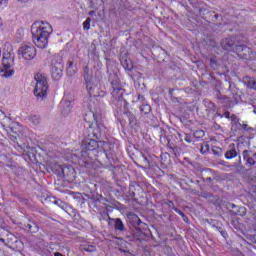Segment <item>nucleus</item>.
I'll return each mask as SVG.
<instances>
[{
  "label": "nucleus",
  "mask_w": 256,
  "mask_h": 256,
  "mask_svg": "<svg viewBox=\"0 0 256 256\" xmlns=\"http://www.w3.org/2000/svg\"><path fill=\"white\" fill-rule=\"evenodd\" d=\"M93 121H88V128L85 132V138L82 141V157H89L91 159L92 151L101 149L103 144L102 139H107L109 128L103 124V117L101 114H93Z\"/></svg>",
  "instance_id": "1"
},
{
  "label": "nucleus",
  "mask_w": 256,
  "mask_h": 256,
  "mask_svg": "<svg viewBox=\"0 0 256 256\" xmlns=\"http://www.w3.org/2000/svg\"><path fill=\"white\" fill-rule=\"evenodd\" d=\"M83 77L85 80L86 89L89 97L85 98L84 105L90 111V115H99L97 112V97H101L99 94L98 81L96 78H93V71L89 69V66L83 68Z\"/></svg>",
  "instance_id": "2"
},
{
  "label": "nucleus",
  "mask_w": 256,
  "mask_h": 256,
  "mask_svg": "<svg viewBox=\"0 0 256 256\" xmlns=\"http://www.w3.org/2000/svg\"><path fill=\"white\" fill-rule=\"evenodd\" d=\"M33 43L39 49H45L49 45V35L53 33V27L48 22H34L31 27Z\"/></svg>",
  "instance_id": "3"
},
{
  "label": "nucleus",
  "mask_w": 256,
  "mask_h": 256,
  "mask_svg": "<svg viewBox=\"0 0 256 256\" xmlns=\"http://www.w3.org/2000/svg\"><path fill=\"white\" fill-rule=\"evenodd\" d=\"M109 81L111 85V95L114 97V99H117L120 101V103H124V105H127V101L123 100V88H121V82L119 81V76L115 72L110 73L109 75Z\"/></svg>",
  "instance_id": "4"
},
{
  "label": "nucleus",
  "mask_w": 256,
  "mask_h": 256,
  "mask_svg": "<svg viewBox=\"0 0 256 256\" xmlns=\"http://www.w3.org/2000/svg\"><path fill=\"white\" fill-rule=\"evenodd\" d=\"M34 79L36 81L34 89L35 97H37V99L47 97V89H49V86L47 85V78L43 74L38 73L34 76Z\"/></svg>",
  "instance_id": "5"
},
{
  "label": "nucleus",
  "mask_w": 256,
  "mask_h": 256,
  "mask_svg": "<svg viewBox=\"0 0 256 256\" xmlns=\"http://www.w3.org/2000/svg\"><path fill=\"white\" fill-rule=\"evenodd\" d=\"M18 55H21L26 61H31L37 56V49L30 44H22L18 49Z\"/></svg>",
  "instance_id": "6"
},
{
  "label": "nucleus",
  "mask_w": 256,
  "mask_h": 256,
  "mask_svg": "<svg viewBox=\"0 0 256 256\" xmlns=\"http://www.w3.org/2000/svg\"><path fill=\"white\" fill-rule=\"evenodd\" d=\"M51 76L54 81L63 77V58L58 56L52 61Z\"/></svg>",
  "instance_id": "7"
},
{
  "label": "nucleus",
  "mask_w": 256,
  "mask_h": 256,
  "mask_svg": "<svg viewBox=\"0 0 256 256\" xmlns=\"http://www.w3.org/2000/svg\"><path fill=\"white\" fill-rule=\"evenodd\" d=\"M231 129L232 131H246L247 133H252V131H254L253 127L245 124V122H241L235 114H232Z\"/></svg>",
  "instance_id": "8"
},
{
  "label": "nucleus",
  "mask_w": 256,
  "mask_h": 256,
  "mask_svg": "<svg viewBox=\"0 0 256 256\" xmlns=\"http://www.w3.org/2000/svg\"><path fill=\"white\" fill-rule=\"evenodd\" d=\"M228 91L230 92V95H231L230 99L232 102L228 103L227 107H231V105H237V103H239V101H241V95H242L241 90H239V88H237L235 83L229 82Z\"/></svg>",
  "instance_id": "9"
},
{
  "label": "nucleus",
  "mask_w": 256,
  "mask_h": 256,
  "mask_svg": "<svg viewBox=\"0 0 256 256\" xmlns=\"http://www.w3.org/2000/svg\"><path fill=\"white\" fill-rule=\"evenodd\" d=\"M101 143L100 149L103 150L101 155H104L106 156V159H109V155H113V153L117 151V145L115 143L106 142L105 139H102Z\"/></svg>",
  "instance_id": "10"
},
{
  "label": "nucleus",
  "mask_w": 256,
  "mask_h": 256,
  "mask_svg": "<svg viewBox=\"0 0 256 256\" xmlns=\"http://www.w3.org/2000/svg\"><path fill=\"white\" fill-rule=\"evenodd\" d=\"M140 193H143V187H141V185H139L135 181L130 182L128 197H131L132 200L135 201V197H137V195H139Z\"/></svg>",
  "instance_id": "11"
},
{
  "label": "nucleus",
  "mask_w": 256,
  "mask_h": 256,
  "mask_svg": "<svg viewBox=\"0 0 256 256\" xmlns=\"http://www.w3.org/2000/svg\"><path fill=\"white\" fill-rule=\"evenodd\" d=\"M242 156L246 162V167H253L256 164V153H253L251 150H244Z\"/></svg>",
  "instance_id": "12"
},
{
  "label": "nucleus",
  "mask_w": 256,
  "mask_h": 256,
  "mask_svg": "<svg viewBox=\"0 0 256 256\" xmlns=\"http://www.w3.org/2000/svg\"><path fill=\"white\" fill-rule=\"evenodd\" d=\"M62 177L66 181H75V177H76L75 168H73V166L71 165L63 166Z\"/></svg>",
  "instance_id": "13"
},
{
  "label": "nucleus",
  "mask_w": 256,
  "mask_h": 256,
  "mask_svg": "<svg viewBox=\"0 0 256 256\" xmlns=\"http://www.w3.org/2000/svg\"><path fill=\"white\" fill-rule=\"evenodd\" d=\"M145 238V233H143V230L141 228H133V234L127 236L128 241H140V243Z\"/></svg>",
  "instance_id": "14"
},
{
  "label": "nucleus",
  "mask_w": 256,
  "mask_h": 256,
  "mask_svg": "<svg viewBox=\"0 0 256 256\" xmlns=\"http://www.w3.org/2000/svg\"><path fill=\"white\" fill-rule=\"evenodd\" d=\"M113 227L116 235H121L122 233H125L127 229L121 218H115V220H113Z\"/></svg>",
  "instance_id": "15"
},
{
  "label": "nucleus",
  "mask_w": 256,
  "mask_h": 256,
  "mask_svg": "<svg viewBox=\"0 0 256 256\" xmlns=\"http://www.w3.org/2000/svg\"><path fill=\"white\" fill-rule=\"evenodd\" d=\"M221 47L225 51H233L235 49V38L233 37H227L222 40Z\"/></svg>",
  "instance_id": "16"
},
{
  "label": "nucleus",
  "mask_w": 256,
  "mask_h": 256,
  "mask_svg": "<svg viewBox=\"0 0 256 256\" xmlns=\"http://www.w3.org/2000/svg\"><path fill=\"white\" fill-rule=\"evenodd\" d=\"M240 59H245V61H254V59H256V53L251 50V48L246 46V48H244V52L241 54Z\"/></svg>",
  "instance_id": "17"
},
{
  "label": "nucleus",
  "mask_w": 256,
  "mask_h": 256,
  "mask_svg": "<svg viewBox=\"0 0 256 256\" xmlns=\"http://www.w3.org/2000/svg\"><path fill=\"white\" fill-rule=\"evenodd\" d=\"M60 108L62 109V113L64 115H69V113H71V109H73V103L69 100L63 99L60 102Z\"/></svg>",
  "instance_id": "18"
},
{
  "label": "nucleus",
  "mask_w": 256,
  "mask_h": 256,
  "mask_svg": "<svg viewBox=\"0 0 256 256\" xmlns=\"http://www.w3.org/2000/svg\"><path fill=\"white\" fill-rule=\"evenodd\" d=\"M126 117L129 120V126L131 129H137L139 127V123L137 122V117L131 111H124Z\"/></svg>",
  "instance_id": "19"
},
{
  "label": "nucleus",
  "mask_w": 256,
  "mask_h": 256,
  "mask_svg": "<svg viewBox=\"0 0 256 256\" xmlns=\"http://www.w3.org/2000/svg\"><path fill=\"white\" fill-rule=\"evenodd\" d=\"M15 57L11 55V53H7L2 58V65L5 69H11V66L13 65Z\"/></svg>",
  "instance_id": "20"
},
{
  "label": "nucleus",
  "mask_w": 256,
  "mask_h": 256,
  "mask_svg": "<svg viewBox=\"0 0 256 256\" xmlns=\"http://www.w3.org/2000/svg\"><path fill=\"white\" fill-rule=\"evenodd\" d=\"M239 153H237V148H235V144H230L227 151L224 154L225 159H235Z\"/></svg>",
  "instance_id": "21"
},
{
  "label": "nucleus",
  "mask_w": 256,
  "mask_h": 256,
  "mask_svg": "<svg viewBox=\"0 0 256 256\" xmlns=\"http://www.w3.org/2000/svg\"><path fill=\"white\" fill-rule=\"evenodd\" d=\"M128 221H129L130 225H132V227H134V229L139 228V225H141V223H143V221H141V218H139V216H137V214H130L128 216Z\"/></svg>",
  "instance_id": "22"
},
{
  "label": "nucleus",
  "mask_w": 256,
  "mask_h": 256,
  "mask_svg": "<svg viewBox=\"0 0 256 256\" xmlns=\"http://www.w3.org/2000/svg\"><path fill=\"white\" fill-rule=\"evenodd\" d=\"M24 229L28 231V233H37L39 231V226L32 220H29L24 224Z\"/></svg>",
  "instance_id": "23"
},
{
  "label": "nucleus",
  "mask_w": 256,
  "mask_h": 256,
  "mask_svg": "<svg viewBox=\"0 0 256 256\" xmlns=\"http://www.w3.org/2000/svg\"><path fill=\"white\" fill-rule=\"evenodd\" d=\"M215 98L222 103H226V107L232 102L231 97L221 94L219 90L216 91Z\"/></svg>",
  "instance_id": "24"
},
{
  "label": "nucleus",
  "mask_w": 256,
  "mask_h": 256,
  "mask_svg": "<svg viewBox=\"0 0 256 256\" xmlns=\"http://www.w3.org/2000/svg\"><path fill=\"white\" fill-rule=\"evenodd\" d=\"M66 73L69 77H73L74 75L77 74V67L75 66V64L71 60L68 61V66L66 68Z\"/></svg>",
  "instance_id": "25"
},
{
  "label": "nucleus",
  "mask_w": 256,
  "mask_h": 256,
  "mask_svg": "<svg viewBox=\"0 0 256 256\" xmlns=\"http://www.w3.org/2000/svg\"><path fill=\"white\" fill-rule=\"evenodd\" d=\"M15 74V71L11 68H2L0 70L1 77H5L6 79H9V77H13Z\"/></svg>",
  "instance_id": "26"
},
{
  "label": "nucleus",
  "mask_w": 256,
  "mask_h": 256,
  "mask_svg": "<svg viewBox=\"0 0 256 256\" xmlns=\"http://www.w3.org/2000/svg\"><path fill=\"white\" fill-rule=\"evenodd\" d=\"M178 137L180 139V141H186V143H195V138H193L192 134H187V133H183V134H178Z\"/></svg>",
  "instance_id": "27"
},
{
  "label": "nucleus",
  "mask_w": 256,
  "mask_h": 256,
  "mask_svg": "<svg viewBox=\"0 0 256 256\" xmlns=\"http://www.w3.org/2000/svg\"><path fill=\"white\" fill-rule=\"evenodd\" d=\"M121 65L125 71H133V62H131V60L122 58Z\"/></svg>",
  "instance_id": "28"
},
{
  "label": "nucleus",
  "mask_w": 256,
  "mask_h": 256,
  "mask_svg": "<svg viewBox=\"0 0 256 256\" xmlns=\"http://www.w3.org/2000/svg\"><path fill=\"white\" fill-rule=\"evenodd\" d=\"M51 170L58 177H62L63 176V166H61L59 164H54V165H52Z\"/></svg>",
  "instance_id": "29"
},
{
  "label": "nucleus",
  "mask_w": 256,
  "mask_h": 256,
  "mask_svg": "<svg viewBox=\"0 0 256 256\" xmlns=\"http://www.w3.org/2000/svg\"><path fill=\"white\" fill-rule=\"evenodd\" d=\"M233 215H239L240 217H245L247 215V208L237 206V210H232Z\"/></svg>",
  "instance_id": "30"
},
{
  "label": "nucleus",
  "mask_w": 256,
  "mask_h": 256,
  "mask_svg": "<svg viewBox=\"0 0 256 256\" xmlns=\"http://www.w3.org/2000/svg\"><path fill=\"white\" fill-rule=\"evenodd\" d=\"M246 47L247 46H245V45H235L234 49L232 51H234V53H236L238 55V57L241 58V55H243Z\"/></svg>",
  "instance_id": "31"
},
{
  "label": "nucleus",
  "mask_w": 256,
  "mask_h": 256,
  "mask_svg": "<svg viewBox=\"0 0 256 256\" xmlns=\"http://www.w3.org/2000/svg\"><path fill=\"white\" fill-rule=\"evenodd\" d=\"M199 197H203V199H217V196L213 195L211 192H207L205 190L201 191Z\"/></svg>",
  "instance_id": "32"
},
{
  "label": "nucleus",
  "mask_w": 256,
  "mask_h": 256,
  "mask_svg": "<svg viewBox=\"0 0 256 256\" xmlns=\"http://www.w3.org/2000/svg\"><path fill=\"white\" fill-rule=\"evenodd\" d=\"M245 85L248 87V89H254L256 91V81L253 78H247L244 81Z\"/></svg>",
  "instance_id": "33"
},
{
  "label": "nucleus",
  "mask_w": 256,
  "mask_h": 256,
  "mask_svg": "<svg viewBox=\"0 0 256 256\" xmlns=\"http://www.w3.org/2000/svg\"><path fill=\"white\" fill-rule=\"evenodd\" d=\"M192 137L194 139H203V137H205V131L196 130V131L193 132Z\"/></svg>",
  "instance_id": "34"
},
{
  "label": "nucleus",
  "mask_w": 256,
  "mask_h": 256,
  "mask_svg": "<svg viewBox=\"0 0 256 256\" xmlns=\"http://www.w3.org/2000/svg\"><path fill=\"white\" fill-rule=\"evenodd\" d=\"M140 111L144 113V115H149V113H151V106L149 104H142Z\"/></svg>",
  "instance_id": "35"
},
{
  "label": "nucleus",
  "mask_w": 256,
  "mask_h": 256,
  "mask_svg": "<svg viewBox=\"0 0 256 256\" xmlns=\"http://www.w3.org/2000/svg\"><path fill=\"white\" fill-rule=\"evenodd\" d=\"M126 191H127V187L120 186V189H115L114 190V195L116 197H118V199H119V197H121V195H123V193H125Z\"/></svg>",
  "instance_id": "36"
},
{
  "label": "nucleus",
  "mask_w": 256,
  "mask_h": 256,
  "mask_svg": "<svg viewBox=\"0 0 256 256\" xmlns=\"http://www.w3.org/2000/svg\"><path fill=\"white\" fill-rule=\"evenodd\" d=\"M209 149V144L207 142H204L201 145L200 153H202V155H206V153H209Z\"/></svg>",
  "instance_id": "37"
},
{
  "label": "nucleus",
  "mask_w": 256,
  "mask_h": 256,
  "mask_svg": "<svg viewBox=\"0 0 256 256\" xmlns=\"http://www.w3.org/2000/svg\"><path fill=\"white\" fill-rule=\"evenodd\" d=\"M54 205H57L58 207H60V209H67V204L65 202H63L61 199L58 200H54L53 201Z\"/></svg>",
  "instance_id": "38"
},
{
  "label": "nucleus",
  "mask_w": 256,
  "mask_h": 256,
  "mask_svg": "<svg viewBox=\"0 0 256 256\" xmlns=\"http://www.w3.org/2000/svg\"><path fill=\"white\" fill-rule=\"evenodd\" d=\"M212 152L217 157H221V155H223V149H221V147H217V146L212 147Z\"/></svg>",
  "instance_id": "39"
},
{
  "label": "nucleus",
  "mask_w": 256,
  "mask_h": 256,
  "mask_svg": "<svg viewBox=\"0 0 256 256\" xmlns=\"http://www.w3.org/2000/svg\"><path fill=\"white\" fill-rule=\"evenodd\" d=\"M214 227L217 229V231H219V233L222 235V237H224V239H227V237H229V234L225 229H223V227L221 226H214Z\"/></svg>",
  "instance_id": "40"
},
{
  "label": "nucleus",
  "mask_w": 256,
  "mask_h": 256,
  "mask_svg": "<svg viewBox=\"0 0 256 256\" xmlns=\"http://www.w3.org/2000/svg\"><path fill=\"white\" fill-rule=\"evenodd\" d=\"M82 251H86L87 253H93L96 251V248L93 245H87L82 247Z\"/></svg>",
  "instance_id": "41"
},
{
  "label": "nucleus",
  "mask_w": 256,
  "mask_h": 256,
  "mask_svg": "<svg viewBox=\"0 0 256 256\" xmlns=\"http://www.w3.org/2000/svg\"><path fill=\"white\" fill-rule=\"evenodd\" d=\"M83 29L86 31H89L91 29V18L88 17L84 22H83Z\"/></svg>",
  "instance_id": "42"
},
{
  "label": "nucleus",
  "mask_w": 256,
  "mask_h": 256,
  "mask_svg": "<svg viewBox=\"0 0 256 256\" xmlns=\"http://www.w3.org/2000/svg\"><path fill=\"white\" fill-rule=\"evenodd\" d=\"M30 122L33 123V125H39V123H41V118L37 115H34L30 117Z\"/></svg>",
  "instance_id": "43"
},
{
  "label": "nucleus",
  "mask_w": 256,
  "mask_h": 256,
  "mask_svg": "<svg viewBox=\"0 0 256 256\" xmlns=\"http://www.w3.org/2000/svg\"><path fill=\"white\" fill-rule=\"evenodd\" d=\"M224 207L226 209L229 210L230 213H233V210L232 209H237V205H235L234 203H231V202H228L224 205Z\"/></svg>",
  "instance_id": "44"
},
{
  "label": "nucleus",
  "mask_w": 256,
  "mask_h": 256,
  "mask_svg": "<svg viewBox=\"0 0 256 256\" xmlns=\"http://www.w3.org/2000/svg\"><path fill=\"white\" fill-rule=\"evenodd\" d=\"M175 91V89H170L169 90V95H170V99L172 103H179V98L175 97L173 95V92Z\"/></svg>",
  "instance_id": "45"
},
{
  "label": "nucleus",
  "mask_w": 256,
  "mask_h": 256,
  "mask_svg": "<svg viewBox=\"0 0 256 256\" xmlns=\"http://www.w3.org/2000/svg\"><path fill=\"white\" fill-rule=\"evenodd\" d=\"M164 204L167 205L169 209H172L173 211L177 209V207H175V203H173V201L171 200H166Z\"/></svg>",
  "instance_id": "46"
},
{
  "label": "nucleus",
  "mask_w": 256,
  "mask_h": 256,
  "mask_svg": "<svg viewBox=\"0 0 256 256\" xmlns=\"http://www.w3.org/2000/svg\"><path fill=\"white\" fill-rule=\"evenodd\" d=\"M247 239L251 241V243H256V234H248Z\"/></svg>",
  "instance_id": "47"
},
{
  "label": "nucleus",
  "mask_w": 256,
  "mask_h": 256,
  "mask_svg": "<svg viewBox=\"0 0 256 256\" xmlns=\"http://www.w3.org/2000/svg\"><path fill=\"white\" fill-rule=\"evenodd\" d=\"M120 235H123L125 239H127V236L133 235V228H130V231H127V228H126L125 232H122Z\"/></svg>",
  "instance_id": "48"
},
{
  "label": "nucleus",
  "mask_w": 256,
  "mask_h": 256,
  "mask_svg": "<svg viewBox=\"0 0 256 256\" xmlns=\"http://www.w3.org/2000/svg\"><path fill=\"white\" fill-rule=\"evenodd\" d=\"M223 117H225V119H230V121L232 122L233 114H231L230 111H227V110H226V111L223 113Z\"/></svg>",
  "instance_id": "49"
},
{
  "label": "nucleus",
  "mask_w": 256,
  "mask_h": 256,
  "mask_svg": "<svg viewBox=\"0 0 256 256\" xmlns=\"http://www.w3.org/2000/svg\"><path fill=\"white\" fill-rule=\"evenodd\" d=\"M174 211H175V213L180 215L182 217V219H187V215H185V213H183V211H181L180 209L176 208Z\"/></svg>",
  "instance_id": "50"
},
{
  "label": "nucleus",
  "mask_w": 256,
  "mask_h": 256,
  "mask_svg": "<svg viewBox=\"0 0 256 256\" xmlns=\"http://www.w3.org/2000/svg\"><path fill=\"white\" fill-rule=\"evenodd\" d=\"M217 117H220V119H223V113H221L220 110L216 111V113L213 115V119H217Z\"/></svg>",
  "instance_id": "51"
},
{
  "label": "nucleus",
  "mask_w": 256,
  "mask_h": 256,
  "mask_svg": "<svg viewBox=\"0 0 256 256\" xmlns=\"http://www.w3.org/2000/svg\"><path fill=\"white\" fill-rule=\"evenodd\" d=\"M7 119V114L0 109V121H5Z\"/></svg>",
  "instance_id": "52"
},
{
  "label": "nucleus",
  "mask_w": 256,
  "mask_h": 256,
  "mask_svg": "<svg viewBox=\"0 0 256 256\" xmlns=\"http://www.w3.org/2000/svg\"><path fill=\"white\" fill-rule=\"evenodd\" d=\"M210 109H211V111H217V105H215V103H213V102H210Z\"/></svg>",
  "instance_id": "53"
},
{
  "label": "nucleus",
  "mask_w": 256,
  "mask_h": 256,
  "mask_svg": "<svg viewBox=\"0 0 256 256\" xmlns=\"http://www.w3.org/2000/svg\"><path fill=\"white\" fill-rule=\"evenodd\" d=\"M249 104L252 105V107L256 106V99H250Z\"/></svg>",
  "instance_id": "54"
},
{
  "label": "nucleus",
  "mask_w": 256,
  "mask_h": 256,
  "mask_svg": "<svg viewBox=\"0 0 256 256\" xmlns=\"http://www.w3.org/2000/svg\"><path fill=\"white\" fill-rule=\"evenodd\" d=\"M168 147L171 149V151H175V146L171 145V141L168 140Z\"/></svg>",
  "instance_id": "55"
},
{
  "label": "nucleus",
  "mask_w": 256,
  "mask_h": 256,
  "mask_svg": "<svg viewBox=\"0 0 256 256\" xmlns=\"http://www.w3.org/2000/svg\"><path fill=\"white\" fill-rule=\"evenodd\" d=\"M143 160H144L145 165H147L149 167V159H147L146 156H143Z\"/></svg>",
  "instance_id": "56"
},
{
  "label": "nucleus",
  "mask_w": 256,
  "mask_h": 256,
  "mask_svg": "<svg viewBox=\"0 0 256 256\" xmlns=\"http://www.w3.org/2000/svg\"><path fill=\"white\" fill-rule=\"evenodd\" d=\"M138 101H145V96L139 94L138 95Z\"/></svg>",
  "instance_id": "57"
},
{
  "label": "nucleus",
  "mask_w": 256,
  "mask_h": 256,
  "mask_svg": "<svg viewBox=\"0 0 256 256\" xmlns=\"http://www.w3.org/2000/svg\"><path fill=\"white\" fill-rule=\"evenodd\" d=\"M205 181H207V183H213V178L212 177H207L205 179Z\"/></svg>",
  "instance_id": "58"
},
{
  "label": "nucleus",
  "mask_w": 256,
  "mask_h": 256,
  "mask_svg": "<svg viewBox=\"0 0 256 256\" xmlns=\"http://www.w3.org/2000/svg\"><path fill=\"white\" fill-rule=\"evenodd\" d=\"M0 5H7V0H0Z\"/></svg>",
  "instance_id": "59"
},
{
  "label": "nucleus",
  "mask_w": 256,
  "mask_h": 256,
  "mask_svg": "<svg viewBox=\"0 0 256 256\" xmlns=\"http://www.w3.org/2000/svg\"><path fill=\"white\" fill-rule=\"evenodd\" d=\"M107 217H108V221H111V223L113 224V220H115V218H111V217L109 216V214H107Z\"/></svg>",
  "instance_id": "60"
},
{
  "label": "nucleus",
  "mask_w": 256,
  "mask_h": 256,
  "mask_svg": "<svg viewBox=\"0 0 256 256\" xmlns=\"http://www.w3.org/2000/svg\"><path fill=\"white\" fill-rule=\"evenodd\" d=\"M54 256H63V254L61 252H55Z\"/></svg>",
  "instance_id": "61"
},
{
  "label": "nucleus",
  "mask_w": 256,
  "mask_h": 256,
  "mask_svg": "<svg viewBox=\"0 0 256 256\" xmlns=\"http://www.w3.org/2000/svg\"><path fill=\"white\" fill-rule=\"evenodd\" d=\"M18 1H20V3H27V1L29 0H18Z\"/></svg>",
  "instance_id": "62"
},
{
  "label": "nucleus",
  "mask_w": 256,
  "mask_h": 256,
  "mask_svg": "<svg viewBox=\"0 0 256 256\" xmlns=\"http://www.w3.org/2000/svg\"><path fill=\"white\" fill-rule=\"evenodd\" d=\"M1 243H5V239L0 238Z\"/></svg>",
  "instance_id": "63"
},
{
  "label": "nucleus",
  "mask_w": 256,
  "mask_h": 256,
  "mask_svg": "<svg viewBox=\"0 0 256 256\" xmlns=\"http://www.w3.org/2000/svg\"><path fill=\"white\" fill-rule=\"evenodd\" d=\"M95 11H90L89 15H94Z\"/></svg>",
  "instance_id": "64"
}]
</instances>
